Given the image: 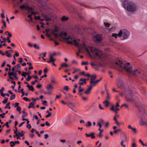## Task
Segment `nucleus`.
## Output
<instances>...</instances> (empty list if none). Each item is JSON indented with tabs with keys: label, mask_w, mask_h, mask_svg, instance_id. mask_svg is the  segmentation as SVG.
<instances>
[{
	"label": "nucleus",
	"mask_w": 147,
	"mask_h": 147,
	"mask_svg": "<svg viewBox=\"0 0 147 147\" xmlns=\"http://www.w3.org/2000/svg\"><path fill=\"white\" fill-rule=\"evenodd\" d=\"M115 64L121 68H123L127 72L129 76L132 75L135 77L140 78L147 82V76L144 74V72L139 69L135 68L132 69L129 63L123 62L120 60H118Z\"/></svg>",
	"instance_id": "1"
},
{
	"label": "nucleus",
	"mask_w": 147,
	"mask_h": 147,
	"mask_svg": "<svg viewBox=\"0 0 147 147\" xmlns=\"http://www.w3.org/2000/svg\"><path fill=\"white\" fill-rule=\"evenodd\" d=\"M117 84L118 88L121 89L123 88L124 89L125 98L126 100L128 101H132L133 99L132 91L129 89V88H128L127 90L124 85L123 81L121 80H119L117 82Z\"/></svg>",
	"instance_id": "2"
},
{
	"label": "nucleus",
	"mask_w": 147,
	"mask_h": 147,
	"mask_svg": "<svg viewBox=\"0 0 147 147\" xmlns=\"http://www.w3.org/2000/svg\"><path fill=\"white\" fill-rule=\"evenodd\" d=\"M122 5L125 9L129 12H134L137 9L136 5L131 2L129 1L128 0L122 3Z\"/></svg>",
	"instance_id": "3"
},
{
	"label": "nucleus",
	"mask_w": 147,
	"mask_h": 147,
	"mask_svg": "<svg viewBox=\"0 0 147 147\" xmlns=\"http://www.w3.org/2000/svg\"><path fill=\"white\" fill-rule=\"evenodd\" d=\"M129 34V31L125 29L121 30L119 32V35H120L121 40H124L127 38Z\"/></svg>",
	"instance_id": "4"
},
{
	"label": "nucleus",
	"mask_w": 147,
	"mask_h": 147,
	"mask_svg": "<svg viewBox=\"0 0 147 147\" xmlns=\"http://www.w3.org/2000/svg\"><path fill=\"white\" fill-rule=\"evenodd\" d=\"M90 51L92 53H93L98 57L100 59H101L103 57V52L100 50L99 49L91 47L90 48Z\"/></svg>",
	"instance_id": "5"
},
{
	"label": "nucleus",
	"mask_w": 147,
	"mask_h": 147,
	"mask_svg": "<svg viewBox=\"0 0 147 147\" xmlns=\"http://www.w3.org/2000/svg\"><path fill=\"white\" fill-rule=\"evenodd\" d=\"M94 39L96 42L99 43L102 42V37L101 35L98 34L94 37Z\"/></svg>",
	"instance_id": "6"
},
{
	"label": "nucleus",
	"mask_w": 147,
	"mask_h": 147,
	"mask_svg": "<svg viewBox=\"0 0 147 147\" xmlns=\"http://www.w3.org/2000/svg\"><path fill=\"white\" fill-rule=\"evenodd\" d=\"M8 74L9 76V78L10 79L12 80H13L14 79L13 78L11 77V76H13L14 77L16 80H17L18 79V77L17 76V74L16 73H14L12 72H9Z\"/></svg>",
	"instance_id": "7"
},
{
	"label": "nucleus",
	"mask_w": 147,
	"mask_h": 147,
	"mask_svg": "<svg viewBox=\"0 0 147 147\" xmlns=\"http://www.w3.org/2000/svg\"><path fill=\"white\" fill-rule=\"evenodd\" d=\"M120 137L121 141H124L125 142H127V136L124 133L122 132L121 133Z\"/></svg>",
	"instance_id": "8"
},
{
	"label": "nucleus",
	"mask_w": 147,
	"mask_h": 147,
	"mask_svg": "<svg viewBox=\"0 0 147 147\" xmlns=\"http://www.w3.org/2000/svg\"><path fill=\"white\" fill-rule=\"evenodd\" d=\"M74 29L76 33L78 34H81V28L79 26H76L74 27Z\"/></svg>",
	"instance_id": "9"
},
{
	"label": "nucleus",
	"mask_w": 147,
	"mask_h": 147,
	"mask_svg": "<svg viewBox=\"0 0 147 147\" xmlns=\"http://www.w3.org/2000/svg\"><path fill=\"white\" fill-rule=\"evenodd\" d=\"M29 7L27 5V4L26 5H22L20 6V8L22 10H23V9H24L26 10H27L28 11V9Z\"/></svg>",
	"instance_id": "10"
},
{
	"label": "nucleus",
	"mask_w": 147,
	"mask_h": 147,
	"mask_svg": "<svg viewBox=\"0 0 147 147\" xmlns=\"http://www.w3.org/2000/svg\"><path fill=\"white\" fill-rule=\"evenodd\" d=\"M86 135L87 137H90L92 139H94L95 138L94 133L93 132L91 133L90 134H88L86 133Z\"/></svg>",
	"instance_id": "11"
},
{
	"label": "nucleus",
	"mask_w": 147,
	"mask_h": 147,
	"mask_svg": "<svg viewBox=\"0 0 147 147\" xmlns=\"http://www.w3.org/2000/svg\"><path fill=\"white\" fill-rule=\"evenodd\" d=\"M67 35V34L66 32H61L59 34V36L62 38V37H65Z\"/></svg>",
	"instance_id": "12"
},
{
	"label": "nucleus",
	"mask_w": 147,
	"mask_h": 147,
	"mask_svg": "<svg viewBox=\"0 0 147 147\" xmlns=\"http://www.w3.org/2000/svg\"><path fill=\"white\" fill-rule=\"evenodd\" d=\"M127 127L128 129H131L134 133H136L137 132L136 129L135 128L132 127L130 125H128Z\"/></svg>",
	"instance_id": "13"
},
{
	"label": "nucleus",
	"mask_w": 147,
	"mask_h": 147,
	"mask_svg": "<svg viewBox=\"0 0 147 147\" xmlns=\"http://www.w3.org/2000/svg\"><path fill=\"white\" fill-rule=\"evenodd\" d=\"M46 88L48 91L54 89V87L51 84H48Z\"/></svg>",
	"instance_id": "14"
},
{
	"label": "nucleus",
	"mask_w": 147,
	"mask_h": 147,
	"mask_svg": "<svg viewBox=\"0 0 147 147\" xmlns=\"http://www.w3.org/2000/svg\"><path fill=\"white\" fill-rule=\"evenodd\" d=\"M27 86L29 90H30L33 91L34 90V89L33 87L32 86H30L28 84L27 85Z\"/></svg>",
	"instance_id": "15"
},
{
	"label": "nucleus",
	"mask_w": 147,
	"mask_h": 147,
	"mask_svg": "<svg viewBox=\"0 0 147 147\" xmlns=\"http://www.w3.org/2000/svg\"><path fill=\"white\" fill-rule=\"evenodd\" d=\"M91 90V87H89L87 90L85 91L84 93L86 94H88L90 92Z\"/></svg>",
	"instance_id": "16"
},
{
	"label": "nucleus",
	"mask_w": 147,
	"mask_h": 147,
	"mask_svg": "<svg viewBox=\"0 0 147 147\" xmlns=\"http://www.w3.org/2000/svg\"><path fill=\"white\" fill-rule=\"evenodd\" d=\"M59 28L56 25L54 26V28L53 30L55 32H58Z\"/></svg>",
	"instance_id": "17"
},
{
	"label": "nucleus",
	"mask_w": 147,
	"mask_h": 147,
	"mask_svg": "<svg viewBox=\"0 0 147 147\" xmlns=\"http://www.w3.org/2000/svg\"><path fill=\"white\" fill-rule=\"evenodd\" d=\"M77 3H78L81 6H84V7H87V8H90V9L94 8H92V7H88L86 5H85L84 4H83V3H78V2H77Z\"/></svg>",
	"instance_id": "18"
},
{
	"label": "nucleus",
	"mask_w": 147,
	"mask_h": 147,
	"mask_svg": "<svg viewBox=\"0 0 147 147\" xmlns=\"http://www.w3.org/2000/svg\"><path fill=\"white\" fill-rule=\"evenodd\" d=\"M103 103L104 104L105 106L106 107H108L109 104V102L107 100H106L105 101L103 102Z\"/></svg>",
	"instance_id": "19"
},
{
	"label": "nucleus",
	"mask_w": 147,
	"mask_h": 147,
	"mask_svg": "<svg viewBox=\"0 0 147 147\" xmlns=\"http://www.w3.org/2000/svg\"><path fill=\"white\" fill-rule=\"evenodd\" d=\"M112 36L114 37L115 38H117L118 37H120V35H119V33L118 34L116 33H113L112 34Z\"/></svg>",
	"instance_id": "20"
},
{
	"label": "nucleus",
	"mask_w": 147,
	"mask_h": 147,
	"mask_svg": "<svg viewBox=\"0 0 147 147\" xmlns=\"http://www.w3.org/2000/svg\"><path fill=\"white\" fill-rule=\"evenodd\" d=\"M113 119L115 121V123L118 126H120L121 124H122V123H120L118 122V121L117 120V119H116L115 117H114Z\"/></svg>",
	"instance_id": "21"
},
{
	"label": "nucleus",
	"mask_w": 147,
	"mask_h": 147,
	"mask_svg": "<svg viewBox=\"0 0 147 147\" xmlns=\"http://www.w3.org/2000/svg\"><path fill=\"white\" fill-rule=\"evenodd\" d=\"M91 81H93L96 78V76L95 75H91Z\"/></svg>",
	"instance_id": "22"
},
{
	"label": "nucleus",
	"mask_w": 147,
	"mask_h": 147,
	"mask_svg": "<svg viewBox=\"0 0 147 147\" xmlns=\"http://www.w3.org/2000/svg\"><path fill=\"white\" fill-rule=\"evenodd\" d=\"M56 60V59H53V58H50L49 61H47L48 63H50L51 62H54Z\"/></svg>",
	"instance_id": "23"
},
{
	"label": "nucleus",
	"mask_w": 147,
	"mask_h": 147,
	"mask_svg": "<svg viewBox=\"0 0 147 147\" xmlns=\"http://www.w3.org/2000/svg\"><path fill=\"white\" fill-rule=\"evenodd\" d=\"M15 70L17 71L19 70V68L21 67V66L19 64H18L15 66Z\"/></svg>",
	"instance_id": "24"
},
{
	"label": "nucleus",
	"mask_w": 147,
	"mask_h": 147,
	"mask_svg": "<svg viewBox=\"0 0 147 147\" xmlns=\"http://www.w3.org/2000/svg\"><path fill=\"white\" fill-rule=\"evenodd\" d=\"M73 42H74V44L76 46H78L79 45V43L77 42V41L76 39L73 40Z\"/></svg>",
	"instance_id": "25"
},
{
	"label": "nucleus",
	"mask_w": 147,
	"mask_h": 147,
	"mask_svg": "<svg viewBox=\"0 0 147 147\" xmlns=\"http://www.w3.org/2000/svg\"><path fill=\"white\" fill-rule=\"evenodd\" d=\"M68 104L69 105L70 107H74L75 106V104L73 102H69L68 103Z\"/></svg>",
	"instance_id": "26"
},
{
	"label": "nucleus",
	"mask_w": 147,
	"mask_h": 147,
	"mask_svg": "<svg viewBox=\"0 0 147 147\" xmlns=\"http://www.w3.org/2000/svg\"><path fill=\"white\" fill-rule=\"evenodd\" d=\"M2 22L3 23V25L1 27V28H3L4 26L5 28H6V25L5 21L3 20H2Z\"/></svg>",
	"instance_id": "27"
},
{
	"label": "nucleus",
	"mask_w": 147,
	"mask_h": 147,
	"mask_svg": "<svg viewBox=\"0 0 147 147\" xmlns=\"http://www.w3.org/2000/svg\"><path fill=\"white\" fill-rule=\"evenodd\" d=\"M71 37L70 36H68L67 37L66 36L65 37H62V39H63L64 40H68L69 39H71Z\"/></svg>",
	"instance_id": "28"
},
{
	"label": "nucleus",
	"mask_w": 147,
	"mask_h": 147,
	"mask_svg": "<svg viewBox=\"0 0 147 147\" xmlns=\"http://www.w3.org/2000/svg\"><path fill=\"white\" fill-rule=\"evenodd\" d=\"M61 102L64 105H67L70 108H71V107H70L69 105L67 103L65 102L63 100H61Z\"/></svg>",
	"instance_id": "29"
},
{
	"label": "nucleus",
	"mask_w": 147,
	"mask_h": 147,
	"mask_svg": "<svg viewBox=\"0 0 147 147\" xmlns=\"http://www.w3.org/2000/svg\"><path fill=\"white\" fill-rule=\"evenodd\" d=\"M16 97V95L13 94L10 96V99L12 100L14 99Z\"/></svg>",
	"instance_id": "30"
},
{
	"label": "nucleus",
	"mask_w": 147,
	"mask_h": 147,
	"mask_svg": "<svg viewBox=\"0 0 147 147\" xmlns=\"http://www.w3.org/2000/svg\"><path fill=\"white\" fill-rule=\"evenodd\" d=\"M104 24L105 27L108 28L109 27L110 24L107 22H104Z\"/></svg>",
	"instance_id": "31"
},
{
	"label": "nucleus",
	"mask_w": 147,
	"mask_h": 147,
	"mask_svg": "<svg viewBox=\"0 0 147 147\" xmlns=\"http://www.w3.org/2000/svg\"><path fill=\"white\" fill-rule=\"evenodd\" d=\"M88 124H86V125L87 127L91 126L92 125V123L90 121H88L87 122Z\"/></svg>",
	"instance_id": "32"
},
{
	"label": "nucleus",
	"mask_w": 147,
	"mask_h": 147,
	"mask_svg": "<svg viewBox=\"0 0 147 147\" xmlns=\"http://www.w3.org/2000/svg\"><path fill=\"white\" fill-rule=\"evenodd\" d=\"M100 132L99 134L98 135V136L99 138L101 137L102 136V135L101 134V133L103 131V129H100V130H99Z\"/></svg>",
	"instance_id": "33"
},
{
	"label": "nucleus",
	"mask_w": 147,
	"mask_h": 147,
	"mask_svg": "<svg viewBox=\"0 0 147 147\" xmlns=\"http://www.w3.org/2000/svg\"><path fill=\"white\" fill-rule=\"evenodd\" d=\"M10 146L11 147H13L15 145V144L13 141H11L10 142Z\"/></svg>",
	"instance_id": "34"
},
{
	"label": "nucleus",
	"mask_w": 147,
	"mask_h": 147,
	"mask_svg": "<svg viewBox=\"0 0 147 147\" xmlns=\"http://www.w3.org/2000/svg\"><path fill=\"white\" fill-rule=\"evenodd\" d=\"M62 21H65L68 20V18L67 17H66L65 16H63L62 18Z\"/></svg>",
	"instance_id": "35"
},
{
	"label": "nucleus",
	"mask_w": 147,
	"mask_h": 147,
	"mask_svg": "<svg viewBox=\"0 0 147 147\" xmlns=\"http://www.w3.org/2000/svg\"><path fill=\"white\" fill-rule=\"evenodd\" d=\"M15 127L16 129V130H14V134H16V136H17L18 135V134L17 133V131H18L17 128L16 127Z\"/></svg>",
	"instance_id": "36"
},
{
	"label": "nucleus",
	"mask_w": 147,
	"mask_h": 147,
	"mask_svg": "<svg viewBox=\"0 0 147 147\" xmlns=\"http://www.w3.org/2000/svg\"><path fill=\"white\" fill-rule=\"evenodd\" d=\"M45 20L46 21H51V19L50 18H49L47 16L45 17Z\"/></svg>",
	"instance_id": "37"
},
{
	"label": "nucleus",
	"mask_w": 147,
	"mask_h": 147,
	"mask_svg": "<svg viewBox=\"0 0 147 147\" xmlns=\"http://www.w3.org/2000/svg\"><path fill=\"white\" fill-rule=\"evenodd\" d=\"M23 132H24V131H21V133H20V132H18V135H19V136H20V137L23 136L24 135V134L23 133Z\"/></svg>",
	"instance_id": "38"
},
{
	"label": "nucleus",
	"mask_w": 147,
	"mask_h": 147,
	"mask_svg": "<svg viewBox=\"0 0 147 147\" xmlns=\"http://www.w3.org/2000/svg\"><path fill=\"white\" fill-rule=\"evenodd\" d=\"M5 54H6V56H7L8 57H11V55L10 54L8 53L7 51V50L5 51Z\"/></svg>",
	"instance_id": "39"
},
{
	"label": "nucleus",
	"mask_w": 147,
	"mask_h": 147,
	"mask_svg": "<svg viewBox=\"0 0 147 147\" xmlns=\"http://www.w3.org/2000/svg\"><path fill=\"white\" fill-rule=\"evenodd\" d=\"M121 130L120 129H118L116 130H114L113 133L114 134H116L118 132L121 131Z\"/></svg>",
	"instance_id": "40"
},
{
	"label": "nucleus",
	"mask_w": 147,
	"mask_h": 147,
	"mask_svg": "<svg viewBox=\"0 0 147 147\" xmlns=\"http://www.w3.org/2000/svg\"><path fill=\"white\" fill-rule=\"evenodd\" d=\"M111 109L112 111H114L115 113H117V111H116V110H115V109H114V106L113 105H112V106Z\"/></svg>",
	"instance_id": "41"
},
{
	"label": "nucleus",
	"mask_w": 147,
	"mask_h": 147,
	"mask_svg": "<svg viewBox=\"0 0 147 147\" xmlns=\"http://www.w3.org/2000/svg\"><path fill=\"white\" fill-rule=\"evenodd\" d=\"M111 109L112 111H114L115 113H117V111H116V110H115V109H114V106L113 105H112V106Z\"/></svg>",
	"instance_id": "42"
},
{
	"label": "nucleus",
	"mask_w": 147,
	"mask_h": 147,
	"mask_svg": "<svg viewBox=\"0 0 147 147\" xmlns=\"http://www.w3.org/2000/svg\"><path fill=\"white\" fill-rule=\"evenodd\" d=\"M33 76H28V77L26 79V80L27 81H29L31 78Z\"/></svg>",
	"instance_id": "43"
},
{
	"label": "nucleus",
	"mask_w": 147,
	"mask_h": 147,
	"mask_svg": "<svg viewBox=\"0 0 147 147\" xmlns=\"http://www.w3.org/2000/svg\"><path fill=\"white\" fill-rule=\"evenodd\" d=\"M8 100V98H6L2 102L3 104H5L7 101Z\"/></svg>",
	"instance_id": "44"
},
{
	"label": "nucleus",
	"mask_w": 147,
	"mask_h": 147,
	"mask_svg": "<svg viewBox=\"0 0 147 147\" xmlns=\"http://www.w3.org/2000/svg\"><path fill=\"white\" fill-rule=\"evenodd\" d=\"M28 115V113H23V115H22V117H26Z\"/></svg>",
	"instance_id": "45"
},
{
	"label": "nucleus",
	"mask_w": 147,
	"mask_h": 147,
	"mask_svg": "<svg viewBox=\"0 0 147 147\" xmlns=\"http://www.w3.org/2000/svg\"><path fill=\"white\" fill-rule=\"evenodd\" d=\"M63 89L64 90L67 91H68L69 88L67 86H65L64 87Z\"/></svg>",
	"instance_id": "46"
},
{
	"label": "nucleus",
	"mask_w": 147,
	"mask_h": 147,
	"mask_svg": "<svg viewBox=\"0 0 147 147\" xmlns=\"http://www.w3.org/2000/svg\"><path fill=\"white\" fill-rule=\"evenodd\" d=\"M2 13L1 14V17L3 18H5V16H4V10H2Z\"/></svg>",
	"instance_id": "47"
},
{
	"label": "nucleus",
	"mask_w": 147,
	"mask_h": 147,
	"mask_svg": "<svg viewBox=\"0 0 147 147\" xmlns=\"http://www.w3.org/2000/svg\"><path fill=\"white\" fill-rule=\"evenodd\" d=\"M34 18L36 20H42L40 19V16H35Z\"/></svg>",
	"instance_id": "48"
},
{
	"label": "nucleus",
	"mask_w": 147,
	"mask_h": 147,
	"mask_svg": "<svg viewBox=\"0 0 147 147\" xmlns=\"http://www.w3.org/2000/svg\"><path fill=\"white\" fill-rule=\"evenodd\" d=\"M23 99L25 100L26 101H30V99H29L27 98L26 97H24L23 98Z\"/></svg>",
	"instance_id": "49"
},
{
	"label": "nucleus",
	"mask_w": 147,
	"mask_h": 147,
	"mask_svg": "<svg viewBox=\"0 0 147 147\" xmlns=\"http://www.w3.org/2000/svg\"><path fill=\"white\" fill-rule=\"evenodd\" d=\"M14 106V107H18V105H19V103L18 102H16L15 103V105H14V103H13L12 104Z\"/></svg>",
	"instance_id": "50"
},
{
	"label": "nucleus",
	"mask_w": 147,
	"mask_h": 147,
	"mask_svg": "<svg viewBox=\"0 0 147 147\" xmlns=\"http://www.w3.org/2000/svg\"><path fill=\"white\" fill-rule=\"evenodd\" d=\"M106 92H107V96L106 97V99L107 100H108L109 99H110V97L109 96V93H108V92H107V91H106Z\"/></svg>",
	"instance_id": "51"
},
{
	"label": "nucleus",
	"mask_w": 147,
	"mask_h": 147,
	"mask_svg": "<svg viewBox=\"0 0 147 147\" xmlns=\"http://www.w3.org/2000/svg\"><path fill=\"white\" fill-rule=\"evenodd\" d=\"M64 5L65 7L67 8L70 6V5L69 4L68 2H67Z\"/></svg>",
	"instance_id": "52"
},
{
	"label": "nucleus",
	"mask_w": 147,
	"mask_h": 147,
	"mask_svg": "<svg viewBox=\"0 0 147 147\" xmlns=\"http://www.w3.org/2000/svg\"><path fill=\"white\" fill-rule=\"evenodd\" d=\"M33 46L34 48L35 49H39V47L38 46L36 45V44H34L33 45Z\"/></svg>",
	"instance_id": "53"
},
{
	"label": "nucleus",
	"mask_w": 147,
	"mask_h": 147,
	"mask_svg": "<svg viewBox=\"0 0 147 147\" xmlns=\"http://www.w3.org/2000/svg\"><path fill=\"white\" fill-rule=\"evenodd\" d=\"M10 103L9 102H8L6 104V106L5 107V109L7 108V107L10 105Z\"/></svg>",
	"instance_id": "54"
},
{
	"label": "nucleus",
	"mask_w": 147,
	"mask_h": 147,
	"mask_svg": "<svg viewBox=\"0 0 147 147\" xmlns=\"http://www.w3.org/2000/svg\"><path fill=\"white\" fill-rule=\"evenodd\" d=\"M47 76V75L45 74H44L43 76H42L40 77V78L39 80L40 81L42 80V78H43L44 77H46Z\"/></svg>",
	"instance_id": "55"
},
{
	"label": "nucleus",
	"mask_w": 147,
	"mask_h": 147,
	"mask_svg": "<svg viewBox=\"0 0 147 147\" xmlns=\"http://www.w3.org/2000/svg\"><path fill=\"white\" fill-rule=\"evenodd\" d=\"M90 83H92L93 84V85L94 86L96 85V83L95 81H90Z\"/></svg>",
	"instance_id": "56"
},
{
	"label": "nucleus",
	"mask_w": 147,
	"mask_h": 147,
	"mask_svg": "<svg viewBox=\"0 0 147 147\" xmlns=\"http://www.w3.org/2000/svg\"><path fill=\"white\" fill-rule=\"evenodd\" d=\"M124 142V141L122 140L121 143V145L122 146H123V147H125V145L123 144Z\"/></svg>",
	"instance_id": "57"
},
{
	"label": "nucleus",
	"mask_w": 147,
	"mask_h": 147,
	"mask_svg": "<svg viewBox=\"0 0 147 147\" xmlns=\"http://www.w3.org/2000/svg\"><path fill=\"white\" fill-rule=\"evenodd\" d=\"M88 63L87 61L85 62H82V65H86L88 64Z\"/></svg>",
	"instance_id": "58"
},
{
	"label": "nucleus",
	"mask_w": 147,
	"mask_h": 147,
	"mask_svg": "<svg viewBox=\"0 0 147 147\" xmlns=\"http://www.w3.org/2000/svg\"><path fill=\"white\" fill-rule=\"evenodd\" d=\"M8 36H7V39H9V38L11 37L12 36V35L11 34V33H9V34H8Z\"/></svg>",
	"instance_id": "59"
},
{
	"label": "nucleus",
	"mask_w": 147,
	"mask_h": 147,
	"mask_svg": "<svg viewBox=\"0 0 147 147\" xmlns=\"http://www.w3.org/2000/svg\"><path fill=\"white\" fill-rule=\"evenodd\" d=\"M5 113H3L2 114H0V117H1L2 118H3L4 117V115H5Z\"/></svg>",
	"instance_id": "60"
},
{
	"label": "nucleus",
	"mask_w": 147,
	"mask_h": 147,
	"mask_svg": "<svg viewBox=\"0 0 147 147\" xmlns=\"http://www.w3.org/2000/svg\"><path fill=\"white\" fill-rule=\"evenodd\" d=\"M31 11H33V9L31 7H29L28 9V11L30 12Z\"/></svg>",
	"instance_id": "61"
},
{
	"label": "nucleus",
	"mask_w": 147,
	"mask_h": 147,
	"mask_svg": "<svg viewBox=\"0 0 147 147\" xmlns=\"http://www.w3.org/2000/svg\"><path fill=\"white\" fill-rule=\"evenodd\" d=\"M26 127L30 129L31 128V126L30 124H27L26 125Z\"/></svg>",
	"instance_id": "62"
},
{
	"label": "nucleus",
	"mask_w": 147,
	"mask_h": 147,
	"mask_svg": "<svg viewBox=\"0 0 147 147\" xmlns=\"http://www.w3.org/2000/svg\"><path fill=\"white\" fill-rule=\"evenodd\" d=\"M46 126H49L50 125V123L48 121H46L45 123V124Z\"/></svg>",
	"instance_id": "63"
},
{
	"label": "nucleus",
	"mask_w": 147,
	"mask_h": 147,
	"mask_svg": "<svg viewBox=\"0 0 147 147\" xmlns=\"http://www.w3.org/2000/svg\"><path fill=\"white\" fill-rule=\"evenodd\" d=\"M47 101L46 100H44L42 102V104L45 106L47 105Z\"/></svg>",
	"instance_id": "64"
}]
</instances>
